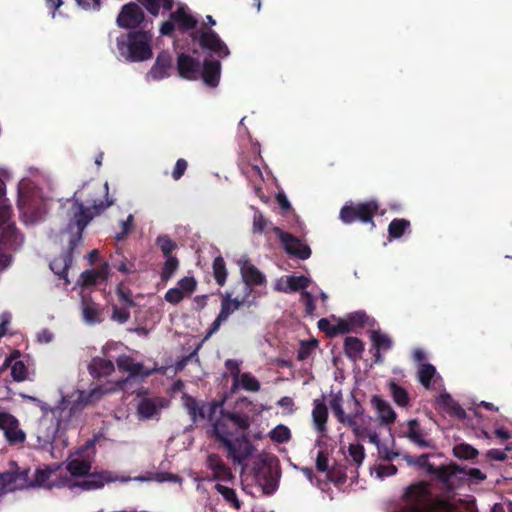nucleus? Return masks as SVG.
Segmentation results:
<instances>
[{
  "instance_id": "72a5a7b5",
  "label": "nucleus",
  "mask_w": 512,
  "mask_h": 512,
  "mask_svg": "<svg viewBox=\"0 0 512 512\" xmlns=\"http://www.w3.org/2000/svg\"><path fill=\"white\" fill-rule=\"evenodd\" d=\"M390 394L395 404L399 407H408L410 404V397L405 388L398 385L395 381L391 380L388 383Z\"/></svg>"
},
{
  "instance_id": "680f3d73",
  "label": "nucleus",
  "mask_w": 512,
  "mask_h": 512,
  "mask_svg": "<svg viewBox=\"0 0 512 512\" xmlns=\"http://www.w3.org/2000/svg\"><path fill=\"white\" fill-rule=\"evenodd\" d=\"M184 297H185V294L183 293V291L178 287H174V288H170L165 293L164 299L168 303L176 305V304L180 303L184 299Z\"/></svg>"
},
{
  "instance_id": "6e6552de",
  "label": "nucleus",
  "mask_w": 512,
  "mask_h": 512,
  "mask_svg": "<svg viewBox=\"0 0 512 512\" xmlns=\"http://www.w3.org/2000/svg\"><path fill=\"white\" fill-rule=\"evenodd\" d=\"M379 209V203L376 200H369L361 203H346L339 212L340 220L345 224H351L360 221L364 224L370 223L375 226L374 216Z\"/></svg>"
},
{
  "instance_id": "bb28decb",
  "label": "nucleus",
  "mask_w": 512,
  "mask_h": 512,
  "mask_svg": "<svg viewBox=\"0 0 512 512\" xmlns=\"http://www.w3.org/2000/svg\"><path fill=\"white\" fill-rule=\"evenodd\" d=\"M241 275L247 286H260L266 282L264 274L247 261L241 266Z\"/></svg>"
},
{
  "instance_id": "4468645a",
  "label": "nucleus",
  "mask_w": 512,
  "mask_h": 512,
  "mask_svg": "<svg viewBox=\"0 0 512 512\" xmlns=\"http://www.w3.org/2000/svg\"><path fill=\"white\" fill-rule=\"evenodd\" d=\"M271 229L282 242L285 251L289 255L297 257L301 260H306L311 256L310 247L303 243L299 238L295 237L289 232L283 231L277 226H272Z\"/></svg>"
},
{
  "instance_id": "6ab92c4d",
  "label": "nucleus",
  "mask_w": 512,
  "mask_h": 512,
  "mask_svg": "<svg viewBox=\"0 0 512 512\" xmlns=\"http://www.w3.org/2000/svg\"><path fill=\"white\" fill-rule=\"evenodd\" d=\"M427 432L421 427L417 419H411L407 422L405 437L420 448H434L432 440L427 439Z\"/></svg>"
},
{
  "instance_id": "4c0bfd02",
  "label": "nucleus",
  "mask_w": 512,
  "mask_h": 512,
  "mask_svg": "<svg viewBox=\"0 0 512 512\" xmlns=\"http://www.w3.org/2000/svg\"><path fill=\"white\" fill-rule=\"evenodd\" d=\"M410 221L404 218H395L388 225V235L392 239H398L410 228Z\"/></svg>"
},
{
  "instance_id": "4be33fe9",
  "label": "nucleus",
  "mask_w": 512,
  "mask_h": 512,
  "mask_svg": "<svg viewBox=\"0 0 512 512\" xmlns=\"http://www.w3.org/2000/svg\"><path fill=\"white\" fill-rule=\"evenodd\" d=\"M207 467L213 472V478L221 481H229L233 478L231 469L225 464L218 454H210L206 460Z\"/></svg>"
},
{
  "instance_id": "69168bd1",
  "label": "nucleus",
  "mask_w": 512,
  "mask_h": 512,
  "mask_svg": "<svg viewBox=\"0 0 512 512\" xmlns=\"http://www.w3.org/2000/svg\"><path fill=\"white\" fill-rule=\"evenodd\" d=\"M112 265L116 270L124 274H131L134 271V265L132 263L128 264L124 256H122L121 259L114 260Z\"/></svg>"
},
{
  "instance_id": "864d4df0",
  "label": "nucleus",
  "mask_w": 512,
  "mask_h": 512,
  "mask_svg": "<svg viewBox=\"0 0 512 512\" xmlns=\"http://www.w3.org/2000/svg\"><path fill=\"white\" fill-rule=\"evenodd\" d=\"M11 376L13 380L22 382L27 379L28 368L23 361L17 360L11 365Z\"/></svg>"
},
{
  "instance_id": "c85d7f7f",
  "label": "nucleus",
  "mask_w": 512,
  "mask_h": 512,
  "mask_svg": "<svg viewBox=\"0 0 512 512\" xmlns=\"http://www.w3.org/2000/svg\"><path fill=\"white\" fill-rule=\"evenodd\" d=\"M463 472L464 469L456 464L440 467H436L435 465L429 466V475L436 476L437 479L441 481L444 485H448L450 483L452 476L461 474Z\"/></svg>"
},
{
  "instance_id": "13d9d810",
  "label": "nucleus",
  "mask_w": 512,
  "mask_h": 512,
  "mask_svg": "<svg viewBox=\"0 0 512 512\" xmlns=\"http://www.w3.org/2000/svg\"><path fill=\"white\" fill-rule=\"evenodd\" d=\"M32 400L38 402V406L43 414L42 419L40 420L39 427H38V435L42 434L43 431H45V427H47V421H48V415L50 414V409L53 407H50L47 403L40 401L36 398H32Z\"/></svg>"
},
{
  "instance_id": "603ef678",
  "label": "nucleus",
  "mask_w": 512,
  "mask_h": 512,
  "mask_svg": "<svg viewBox=\"0 0 512 512\" xmlns=\"http://www.w3.org/2000/svg\"><path fill=\"white\" fill-rule=\"evenodd\" d=\"M240 381L242 388L246 391L258 392L260 390V382L250 372L242 373Z\"/></svg>"
},
{
  "instance_id": "5fc2aeb1",
  "label": "nucleus",
  "mask_w": 512,
  "mask_h": 512,
  "mask_svg": "<svg viewBox=\"0 0 512 512\" xmlns=\"http://www.w3.org/2000/svg\"><path fill=\"white\" fill-rule=\"evenodd\" d=\"M272 225L262 214L261 211L255 210L253 215V225L252 231L254 234H262L265 232V229Z\"/></svg>"
},
{
  "instance_id": "7c9ffc66",
  "label": "nucleus",
  "mask_w": 512,
  "mask_h": 512,
  "mask_svg": "<svg viewBox=\"0 0 512 512\" xmlns=\"http://www.w3.org/2000/svg\"><path fill=\"white\" fill-rule=\"evenodd\" d=\"M231 293L226 292L221 295V306L219 316H221L224 320H227L231 314L237 311L244 303L243 300H239L238 298H232Z\"/></svg>"
},
{
  "instance_id": "dca6fc26",
  "label": "nucleus",
  "mask_w": 512,
  "mask_h": 512,
  "mask_svg": "<svg viewBox=\"0 0 512 512\" xmlns=\"http://www.w3.org/2000/svg\"><path fill=\"white\" fill-rule=\"evenodd\" d=\"M0 429L10 445H19L26 439L25 432L19 428L18 419L8 412H0Z\"/></svg>"
},
{
  "instance_id": "774afa93",
  "label": "nucleus",
  "mask_w": 512,
  "mask_h": 512,
  "mask_svg": "<svg viewBox=\"0 0 512 512\" xmlns=\"http://www.w3.org/2000/svg\"><path fill=\"white\" fill-rule=\"evenodd\" d=\"M187 167H188V162L185 159H183V158L178 159L176 161V164L172 171V178L176 181L181 179V177L184 175L185 171L187 170Z\"/></svg>"
},
{
  "instance_id": "79ce46f5",
  "label": "nucleus",
  "mask_w": 512,
  "mask_h": 512,
  "mask_svg": "<svg viewBox=\"0 0 512 512\" xmlns=\"http://www.w3.org/2000/svg\"><path fill=\"white\" fill-rule=\"evenodd\" d=\"M455 457L464 460H471L478 456L479 452L473 446L467 443L457 444L453 448Z\"/></svg>"
},
{
  "instance_id": "f704fd0d",
  "label": "nucleus",
  "mask_w": 512,
  "mask_h": 512,
  "mask_svg": "<svg viewBox=\"0 0 512 512\" xmlns=\"http://www.w3.org/2000/svg\"><path fill=\"white\" fill-rule=\"evenodd\" d=\"M82 312L84 319L89 323H96L100 322L101 318V312L99 309L98 304H96L91 299H88L86 297H82Z\"/></svg>"
},
{
  "instance_id": "4d7b16f0",
  "label": "nucleus",
  "mask_w": 512,
  "mask_h": 512,
  "mask_svg": "<svg viewBox=\"0 0 512 512\" xmlns=\"http://www.w3.org/2000/svg\"><path fill=\"white\" fill-rule=\"evenodd\" d=\"M349 455L357 466L361 465L365 458V450L361 444H350L348 447Z\"/></svg>"
},
{
  "instance_id": "8fccbe9b",
  "label": "nucleus",
  "mask_w": 512,
  "mask_h": 512,
  "mask_svg": "<svg viewBox=\"0 0 512 512\" xmlns=\"http://www.w3.org/2000/svg\"><path fill=\"white\" fill-rule=\"evenodd\" d=\"M215 489L227 502L231 503L236 509L240 508V501L238 500L236 491L233 488L221 484H216Z\"/></svg>"
},
{
  "instance_id": "37998d69",
  "label": "nucleus",
  "mask_w": 512,
  "mask_h": 512,
  "mask_svg": "<svg viewBox=\"0 0 512 512\" xmlns=\"http://www.w3.org/2000/svg\"><path fill=\"white\" fill-rule=\"evenodd\" d=\"M269 437L273 442L287 443L291 439V431L287 426L279 424L270 431Z\"/></svg>"
},
{
  "instance_id": "f257e3e1",
  "label": "nucleus",
  "mask_w": 512,
  "mask_h": 512,
  "mask_svg": "<svg viewBox=\"0 0 512 512\" xmlns=\"http://www.w3.org/2000/svg\"><path fill=\"white\" fill-rule=\"evenodd\" d=\"M208 421L211 423L210 436L227 452V458L242 464L253 452L249 430L254 404L247 397H241L231 410L223 408V402L213 400L209 404Z\"/></svg>"
},
{
  "instance_id": "2eb2a0df",
  "label": "nucleus",
  "mask_w": 512,
  "mask_h": 512,
  "mask_svg": "<svg viewBox=\"0 0 512 512\" xmlns=\"http://www.w3.org/2000/svg\"><path fill=\"white\" fill-rule=\"evenodd\" d=\"M144 20L145 14L142 8L137 3L129 2L122 6L116 23L123 29H136Z\"/></svg>"
},
{
  "instance_id": "1a4fd4ad",
  "label": "nucleus",
  "mask_w": 512,
  "mask_h": 512,
  "mask_svg": "<svg viewBox=\"0 0 512 512\" xmlns=\"http://www.w3.org/2000/svg\"><path fill=\"white\" fill-rule=\"evenodd\" d=\"M169 400L161 396H142L139 398L136 406V415L139 420H156L159 421L161 413L168 408Z\"/></svg>"
},
{
  "instance_id": "f8f14e48",
  "label": "nucleus",
  "mask_w": 512,
  "mask_h": 512,
  "mask_svg": "<svg viewBox=\"0 0 512 512\" xmlns=\"http://www.w3.org/2000/svg\"><path fill=\"white\" fill-rule=\"evenodd\" d=\"M255 482L262 488L263 493L270 495L277 489L279 473L275 467L266 461H260L253 466Z\"/></svg>"
},
{
  "instance_id": "7ed1b4c3",
  "label": "nucleus",
  "mask_w": 512,
  "mask_h": 512,
  "mask_svg": "<svg viewBox=\"0 0 512 512\" xmlns=\"http://www.w3.org/2000/svg\"><path fill=\"white\" fill-rule=\"evenodd\" d=\"M104 393L102 387H96L89 392L80 391L78 399L74 402L62 396L58 404L50 409L51 423L45 427L42 434L37 435L39 444L46 446L53 443L59 432L67 430L73 418L78 416L85 406L100 400Z\"/></svg>"
},
{
  "instance_id": "cd10ccee",
  "label": "nucleus",
  "mask_w": 512,
  "mask_h": 512,
  "mask_svg": "<svg viewBox=\"0 0 512 512\" xmlns=\"http://www.w3.org/2000/svg\"><path fill=\"white\" fill-rule=\"evenodd\" d=\"M312 418L315 428L322 435L326 432V423L328 420V408L322 400L314 401V408L312 410Z\"/></svg>"
},
{
  "instance_id": "f03ea898",
  "label": "nucleus",
  "mask_w": 512,
  "mask_h": 512,
  "mask_svg": "<svg viewBox=\"0 0 512 512\" xmlns=\"http://www.w3.org/2000/svg\"><path fill=\"white\" fill-rule=\"evenodd\" d=\"M114 204L108 198V184L103 187L96 184H84L73 195V204L66 231L76 233V241L82 239L83 232L95 216L103 213Z\"/></svg>"
},
{
  "instance_id": "e433bc0d",
  "label": "nucleus",
  "mask_w": 512,
  "mask_h": 512,
  "mask_svg": "<svg viewBox=\"0 0 512 512\" xmlns=\"http://www.w3.org/2000/svg\"><path fill=\"white\" fill-rule=\"evenodd\" d=\"M138 2L153 16L159 14L160 8L166 11L173 8V0H138Z\"/></svg>"
},
{
  "instance_id": "473e14b6",
  "label": "nucleus",
  "mask_w": 512,
  "mask_h": 512,
  "mask_svg": "<svg viewBox=\"0 0 512 512\" xmlns=\"http://www.w3.org/2000/svg\"><path fill=\"white\" fill-rule=\"evenodd\" d=\"M344 351L347 358L356 361L361 358V354L364 351V343L357 337L348 336L344 340Z\"/></svg>"
},
{
  "instance_id": "c756f323",
  "label": "nucleus",
  "mask_w": 512,
  "mask_h": 512,
  "mask_svg": "<svg viewBox=\"0 0 512 512\" xmlns=\"http://www.w3.org/2000/svg\"><path fill=\"white\" fill-rule=\"evenodd\" d=\"M437 403L444 407L446 411L453 417L458 419H465L466 411L456 402L448 393H442L437 398Z\"/></svg>"
},
{
  "instance_id": "052dcab7",
  "label": "nucleus",
  "mask_w": 512,
  "mask_h": 512,
  "mask_svg": "<svg viewBox=\"0 0 512 512\" xmlns=\"http://www.w3.org/2000/svg\"><path fill=\"white\" fill-rule=\"evenodd\" d=\"M225 367L233 377V388L238 385L240 375V364L234 359H227L225 361Z\"/></svg>"
},
{
  "instance_id": "b1692460",
  "label": "nucleus",
  "mask_w": 512,
  "mask_h": 512,
  "mask_svg": "<svg viewBox=\"0 0 512 512\" xmlns=\"http://www.w3.org/2000/svg\"><path fill=\"white\" fill-rule=\"evenodd\" d=\"M183 399L185 409L187 410L193 423H197L198 420H208V404L210 402L203 403L202 405H200L195 398L188 395H185Z\"/></svg>"
},
{
  "instance_id": "49530a36",
  "label": "nucleus",
  "mask_w": 512,
  "mask_h": 512,
  "mask_svg": "<svg viewBox=\"0 0 512 512\" xmlns=\"http://www.w3.org/2000/svg\"><path fill=\"white\" fill-rule=\"evenodd\" d=\"M104 270H85L81 273L80 279L83 286L89 287L97 283L99 279H105Z\"/></svg>"
},
{
  "instance_id": "c9c22d12",
  "label": "nucleus",
  "mask_w": 512,
  "mask_h": 512,
  "mask_svg": "<svg viewBox=\"0 0 512 512\" xmlns=\"http://www.w3.org/2000/svg\"><path fill=\"white\" fill-rule=\"evenodd\" d=\"M87 476L88 478L80 483V486L86 490L101 488L106 482L112 480L108 472L89 473Z\"/></svg>"
},
{
  "instance_id": "de8ad7c7",
  "label": "nucleus",
  "mask_w": 512,
  "mask_h": 512,
  "mask_svg": "<svg viewBox=\"0 0 512 512\" xmlns=\"http://www.w3.org/2000/svg\"><path fill=\"white\" fill-rule=\"evenodd\" d=\"M317 346L318 341L316 339L301 341L300 347L297 351V360L304 361L308 359L311 356V354L315 351Z\"/></svg>"
},
{
  "instance_id": "aec40b11",
  "label": "nucleus",
  "mask_w": 512,
  "mask_h": 512,
  "mask_svg": "<svg viewBox=\"0 0 512 512\" xmlns=\"http://www.w3.org/2000/svg\"><path fill=\"white\" fill-rule=\"evenodd\" d=\"M172 69V57L169 52L161 51L155 60V63L151 67L148 75L153 80H162L170 76V70Z\"/></svg>"
},
{
  "instance_id": "412c9836",
  "label": "nucleus",
  "mask_w": 512,
  "mask_h": 512,
  "mask_svg": "<svg viewBox=\"0 0 512 512\" xmlns=\"http://www.w3.org/2000/svg\"><path fill=\"white\" fill-rule=\"evenodd\" d=\"M170 19L175 22L181 32L193 30L198 24L197 19L189 12L186 5H180L170 14Z\"/></svg>"
},
{
  "instance_id": "9d476101",
  "label": "nucleus",
  "mask_w": 512,
  "mask_h": 512,
  "mask_svg": "<svg viewBox=\"0 0 512 512\" xmlns=\"http://www.w3.org/2000/svg\"><path fill=\"white\" fill-rule=\"evenodd\" d=\"M116 295L119 304L112 305L111 319L119 324H124L130 319L129 309L136 306L133 299V293L124 282H120L116 287Z\"/></svg>"
},
{
  "instance_id": "09e8293b",
  "label": "nucleus",
  "mask_w": 512,
  "mask_h": 512,
  "mask_svg": "<svg viewBox=\"0 0 512 512\" xmlns=\"http://www.w3.org/2000/svg\"><path fill=\"white\" fill-rule=\"evenodd\" d=\"M178 267L179 260L175 256L166 257V261L164 262L161 271V279L163 281H168L173 276Z\"/></svg>"
},
{
  "instance_id": "f3484780",
  "label": "nucleus",
  "mask_w": 512,
  "mask_h": 512,
  "mask_svg": "<svg viewBox=\"0 0 512 512\" xmlns=\"http://www.w3.org/2000/svg\"><path fill=\"white\" fill-rule=\"evenodd\" d=\"M201 62L191 55L181 53L177 58V71L181 78L197 80L200 77Z\"/></svg>"
},
{
  "instance_id": "a878e982",
  "label": "nucleus",
  "mask_w": 512,
  "mask_h": 512,
  "mask_svg": "<svg viewBox=\"0 0 512 512\" xmlns=\"http://www.w3.org/2000/svg\"><path fill=\"white\" fill-rule=\"evenodd\" d=\"M88 370L93 378H101L110 376L115 371V367L111 360L95 357L90 362Z\"/></svg>"
},
{
  "instance_id": "20e7f679",
  "label": "nucleus",
  "mask_w": 512,
  "mask_h": 512,
  "mask_svg": "<svg viewBox=\"0 0 512 512\" xmlns=\"http://www.w3.org/2000/svg\"><path fill=\"white\" fill-rule=\"evenodd\" d=\"M6 195V185L0 179V267H7L12 256L9 251H16L23 242L24 236L18 231L14 222H11L12 209L8 203Z\"/></svg>"
},
{
  "instance_id": "a18cd8bd",
  "label": "nucleus",
  "mask_w": 512,
  "mask_h": 512,
  "mask_svg": "<svg viewBox=\"0 0 512 512\" xmlns=\"http://www.w3.org/2000/svg\"><path fill=\"white\" fill-rule=\"evenodd\" d=\"M371 341L376 350L387 351L392 347L391 338L387 334L381 333L379 331L372 332Z\"/></svg>"
},
{
  "instance_id": "0eeeda50",
  "label": "nucleus",
  "mask_w": 512,
  "mask_h": 512,
  "mask_svg": "<svg viewBox=\"0 0 512 512\" xmlns=\"http://www.w3.org/2000/svg\"><path fill=\"white\" fill-rule=\"evenodd\" d=\"M431 484L421 480L404 489L402 500L406 505L399 512H430Z\"/></svg>"
},
{
  "instance_id": "6e6d98bb",
  "label": "nucleus",
  "mask_w": 512,
  "mask_h": 512,
  "mask_svg": "<svg viewBox=\"0 0 512 512\" xmlns=\"http://www.w3.org/2000/svg\"><path fill=\"white\" fill-rule=\"evenodd\" d=\"M156 242L165 257L173 256L172 252L177 248V245L168 235L158 236Z\"/></svg>"
},
{
  "instance_id": "c03bdc74",
  "label": "nucleus",
  "mask_w": 512,
  "mask_h": 512,
  "mask_svg": "<svg viewBox=\"0 0 512 512\" xmlns=\"http://www.w3.org/2000/svg\"><path fill=\"white\" fill-rule=\"evenodd\" d=\"M349 320L352 330L355 328H364L371 325L370 317L364 311H355L346 316Z\"/></svg>"
},
{
  "instance_id": "0e129e2a",
  "label": "nucleus",
  "mask_w": 512,
  "mask_h": 512,
  "mask_svg": "<svg viewBox=\"0 0 512 512\" xmlns=\"http://www.w3.org/2000/svg\"><path fill=\"white\" fill-rule=\"evenodd\" d=\"M301 299L305 306L306 314L312 316L316 309L313 295L308 291H303L301 293Z\"/></svg>"
},
{
  "instance_id": "393cba45",
  "label": "nucleus",
  "mask_w": 512,
  "mask_h": 512,
  "mask_svg": "<svg viewBox=\"0 0 512 512\" xmlns=\"http://www.w3.org/2000/svg\"><path fill=\"white\" fill-rule=\"evenodd\" d=\"M30 469L25 468L23 470L6 471L5 474L11 477V481L8 483L10 491L21 490L25 488L33 487V480L30 477Z\"/></svg>"
},
{
  "instance_id": "ea45409f",
  "label": "nucleus",
  "mask_w": 512,
  "mask_h": 512,
  "mask_svg": "<svg viewBox=\"0 0 512 512\" xmlns=\"http://www.w3.org/2000/svg\"><path fill=\"white\" fill-rule=\"evenodd\" d=\"M435 374H436V369L432 364H430V363L422 364L419 367L418 373H417L418 381L425 389H430L431 381L434 378Z\"/></svg>"
},
{
  "instance_id": "e2e57ef3",
  "label": "nucleus",
  "mask_w": 512,
  "mask_h": 512,
  "mask_svg": "<svg viewBox=\"0 0 512 512\" xmlns=\"http://www.w3.org/2000/svg\"><path fill=\"white\" fill-rule=\"evenodd\" d=\"M133 222H134V217L132 214H129L126 220H122L120 222L122 230H121V232L117 233L115 236V239L117 241H122L126 238V236L128 235V233L130 232V230L133 227Z\"/></svg>"
},
{
  "instance_id": "3c124183",
  "label": "nucleus",
  "mask_w": 512,
  "mask_h": 512,
  "mask_svg": "<svg viewBox=\"0 0 512 512\" xmlns=\"http://www.w3.org/2000/svg\"><path fill=\"white\" fill-rule=\"evenodd\" d=\"M310 279L304 275L290 276L287 279V285L292 292L305 290L310 285Z\"/></svg>"
},
{
  "instance_id": "338daca9",
  "label": "nucleus",
  "mask_w": 512,
  "mask_h": 512,
  "mask_svg": "<svg viewBox=\"0 0 512 512\" xmlns=\"http://www.w3.org/2000/svg\"><path fill=\"white\" fill-rule=\"evenodd\" d=\"M316 469L319 472H327L328 470V453L326 450H320L316 457Z\"/></svg>"
},
{
  "instance_id": "ddd939ff",
  "label": "nucleus",
  "mask_w": 512,
  "mask_h": 512,
  "mask_svg": "<svg viewBox=\"0 0 512 512\" xmlns=\"http://www.w3.org/2000/svg\"><path fill=\"white\" fill-rule=\"evenodd\" d=\"M71 237L69 239L68 248L67 250L62 253L61 255L55 257L50 262V269L53 271L54 274H56L59 279H62L65 281V284H69L70 281L68 279V270L72 265L73 262V253L74 250L78 247V245L81 243L82 239H78L76 241V233H70Z\"/></svg>"
},
{
  "instance_id": "423d86ee",
  "label": "nucleus",
  "mask_w": 512,
  "mask_h": 512,
  "mask_svg": "<svg viewBox=\"0 0 512 512\" xmlns=\"http://www.w3.org/2000/svg\"><path fill=\"white\" fill-rule=\"evenodd\" d=\"M152 33L150 31H130L117 38V48L127 61L143 62L152 57Z\"/></svg>"
},
{
  "instance_id": "a19ab883",
  "label": "nucleus",
  "mask_w": 512,
  "mask_h": 512,
  "mask_svg": "<svg viewBox=\"0 0 512 512\" xmlns=\"http://www.w3.org/2000/svg\"><path fill=\"white\" fill-rule=\"evenodd\" d=\"M213 276L219 286H224L227 279V269L223 257L218 256L213 261Z\"/></svg>"
},
{
  "instance_id": "a211bd4d",
  "label": "nucleus",
  "mask_w": 512,
  "mask_h": 512,
  "mask_svg": "<svg viewBox=\"0 0 512 512\" xmlns=\"http://www.w3.org/2000/svg\"><path fill=\"white\" fill-rule=\"evenodd\" d=\"M221 75V63L217 59L205 58L200 68V77L205 85L215 88Z\"/></svg>"
},
{
  "instance_id": "5701e85b",
  "label": "nucleus",
  "mask_w": 512,
  "mask_h": 512,
  "mask_svg": "<svg viewBox=\"0 0 512 512\" xmlns=\"http://www.w3.org/2000/svg\"><path fill=\"white\" fill-rule=\"evenodd\" d=\"M371 404L377 412V416H378L380 423L385 424V425H391L395 422L396 413L392 409L389 402L384 400L379 395H373L371 398Z\"/></svg>"
},
{
  "instance_id": "39448f33",
  "label": "nucleus",
  "mask_w": 512,
  "mask_h": 512,
  "mask_svg": "<svg viewBox=\"0 0 512 512\" xmlns=\"http://www.w3.org/2000/svg\"><path fill=\"white\" fill-rule=\"evenodd\" d=\"M351 400L353 402L352 412L346 414L342 407L341 396L335 395L331 399L330 407L338 422L349 427L357 438H368L370 443L379 446L380 439L378 434L369 429L372 418L364 414V408L354 394H351Z\"/></svg>"
},
{
  "instance_id": "2f4dec72",
  "label": "nucleus",
  "mask_w": 512,
  "mask_h": 512,
  "mask_svg": "<svg viewBox=\"0 0 512 512\" xmlns=\"http://www.w3.org/2000/svg\"><path fill=\"white\" fill-rule=\"evenodd\" d=\"M116 364L120 371L128 372L130 377H136L142 373L144 368L140 362H135L134 359L128 355H121L116 359Z\"/></svg>"
},
{
  "instance_id": "9b49d317",
  "label": "nucleus",
  "mask_w": 512,
  "mask_h": 512,
  "mask_svg": "<svg viewBox=\"0 0 512 512\" xmlns=\"http://www.w3.org/2000/svg\"><path fill=\"white\" fill-rule=\"evenodd\" d=\"M196 37L201 49L207 51L210 56H217L221 59L229 56V48L215 31L203 29L195 34L194 38Z\"/></svg>"
},
{
  "instance_id": "bf43d9fd",
  "label": "nucleus",
  "mask_w": 512,
  "mask_h": 512,
  "mask_svg": "<svg viewBox=\"0 0 512 512\" xmlns=\"http://www.w3.org/2000/svg\"><path fill=\"white\" fill-rule=\"evenodd\" d=\"M177 287L180 288L184 294H192L197 287V281L194 277H183L177 283Z\"/></svg>"
},
{
  "instance_id": "58836bf2",
  "label": "nucleus",
  "mask_w": 512,
  "mask_h": 512,
  "mask_svg": "<svg viewBox=\"0 0 512 512\" xmlns=\"http://www.w3.org/2000/svg\"><path fill=\"white\" fill-rule=\"evenodd\" d=\"M91 469V463L87 460L73 459L68 462L67 470L74 477L86 476Z\"/></svg>"
}]
</instances>
